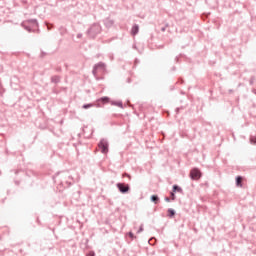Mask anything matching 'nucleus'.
Instances as JSON below:
<instances>
[{
    "instance_id": "obj_1",
    "label": "nucleus",
    "mask_w": 256,
    "mask_h": 256,
    "mask_svg": "<svg viewBox=\"0 0 256 256\" xmlns=\"http://www.w3.org/2000/svg\"><path fill=\"white\" fill-rule=\"evenodd\" d=\"M105 71V63L103 62H99L98 64H96L93 68V75L94 77H97V75H99V73H103Z\"/></svg>"
},
{
    "instance_id": "obj_2",
    "label": "nucleus",
    "mask_w": 256,
    "mask_h": 256,
    "mask_svg": "<svg viewBox=\"0 0 256 256\" xmlns=\"http://www.w3.org/2000/svg\"><path fill=\"white\" fill-rule=\"evenodd\" d=\"M98 147L101 153H103L104 155H107V153H109V142H107V140L102 139L98 144Z\"/></svg>"
},
{
    "instance_id": "obj_3",
    "label": "nucleus",
    "mask_w": 256,
    "mask_h": 256,
    "mask_svg": "<svg viewBox=\"0 0 256 256\" xmlns=\"http://www.w3.org/2000/svg\"><path fill=\"white\" fill-rule=\"evenodd\" d=\"M99 33H101V26L99 24L92 25L88 30L90 37H95V35H99Z\"/></svg>"
},
{
    "instance_id": "obj_4",
    "label": "nucleus",
    "mask_w": 256,
    "mask_h": 256,
    "mask_svg": "<svg viewBox=\"0 0 256 256\" xmlns=\"http://www.w3.org/2000/svg\"><path fill=\"white\" fill-rule=\"evenodd\" d=\"M117 187H118L120 193H128L129 192V184L118 183Z\"/></svg>"
},
{
    "instance_id": "obj_5",
    "label": "nucleus",
    "mask_w": 256,
    "mask_h": 256,
    "mask_svg": "<svg viewBox=\"0 0 256 256\" xmlns=\"http://www.w3.org/2000/svg\"><path fill=\"white\" fill-rule=\"evenodd\" d=\"M191 179H200L201 178V171L199 169H193L190 172Z\"/></svg>"
},
{
    "instance_id": "obj_6",
    "label": "nucleus",
    "mask_w": 256,
    "mask_h": 256,
    "mask_svg": "<svg viewBox=\"0 0 256 256\" xmlns=\"http://www.w3.org/2000/svg\"><path fill=\"white\" fill-rule=\"evenodd\" d=\"M132 35H137L139 33V25L135 24L131 29Z\"/></svg>"
},
{
    "instance_id": "obj_7",
    "label": "nucleus",
    "mask_w": 256,
    "mask_h": 256,
    "mask_svg": "<svg viewBox=\"0 0 256 256\" xmlns=\"http://www.w3.org/2000/svg\"><path fill=\"white\" fill-rule=\"evenodd\" d=\"M173 192L174 193H182L183 192V189L177 185H174L173 186Z\"/></svg>"
},
{
    "instance_id": "obj_8",
    "label": "nucleus",
    "mask_w": 256,
    "mask_h": 256,
    "mask_svg": "<svg viewBox=\"0 0 256 256\" xmlns=\"http://www.w3.org/2000/svg\"><path fill=\"white\" fill-rule=\"evenodd\" d=\"M151 201H152V203H155V205H157L159 203V196L152 195L151 196Z\"/></svg>"
},
{
    "instance_id": "obj_9",
    "label": "nucleus",
    "mask_w": 256,
    "mask_h": 256,
    "mask_svg": "<svg viewBox=\"0 0 256 256\" xmlns=\"http://www.w3.org/2000/svg\"><path fill=\"white\" fill-rule=\"evenodd\" d=\"M243 182V177H241V176H238L237 178H236V185H237V187H241V183Z\"/></svg>"
},
{
    "instance_id": "obj_10",
    "label": "nucleus",
    "mask_w": 256,
    "mask_h": 256,
    "mask_svg": "<svg viewBox=\"0 0 256 256\" xmlns=\"http://www.w3.org/2000/svg\"><path fill=\"white\" fill-rule=\"evenodd\" d=\"M83 109H91V107H95V104H84Z\"/></svg>"
},
{
    "instance_id": "obj_11",
    "label": "nucleus",
    "mask_w": 256,
    "mask_h": 256,
    "mask_svg": "<svg viewBox=\"0 0 256 256\" xmlns=\"http://www.w3.org/2000/svg\"><path fill=\"white\" fill-rule=\"evenodd\" d=\"M169 217H174L175 216V210L173 209H168Z\"/></svg>"
},
{
    "instance_id": "obj_12",
    "label": "nucleus",
    "mask_w": 256,
    "mask_h": 256,
    "mask_svg": "<svg viewBox=\"0 0 256 256\" xmlns=\"http://www.w3.org/2000/svg\"><path fill=\"white\" fill-rule=\"evenodd\" d=\"M29 23L35 28L38 27L37 20H30Z\"/></svg>"
},
{
    "instance_id": "obj_13",
    "label": "nucleus",
    "mask_w": 256,
    "mask_h": 256,
    "mask_svg": "<svg viewBox=\"0 0 256 256\" xmlns=\"http://www.w3.org/2000/svg\"><path fill=\"white\" fill-rule=\"evenodd\" d=\"M52 83H59V76H53Z\"/></svg>"
},
{
    "instance_id": "obj_14",
    "label": "nucleus",
    "mask_w": 256,
    "mask_h": 256,
    "mask_svg": "<svg viewBox=\"0 0 256 256\" xmlns=\"http://www.w3.org/2000/svg\"><path fill=\"white\" fill-rule=\"evenodd\" d=\"M98 101H102V103H107L109 101V98L103 97V98L99 99Z\"/></svg>"
},
{
    "instance_id": "obj_15",
    "label": "nucleus",
    "mask_w": 256,
    "mask_h": 256,
    "mask_svg": "<svg viewBox=\"0 0 256 256\" xmlns=\"http://www.w3.org/2000/svg\"><path fill=\"white\" fill-rule=\"evenodd\" d=\"M250 143H252V145H256V137H251L250 138Z\"/></svg>"
},
{
    "instance_id": "obj_16",
    "label": "nucleus",
    "mask_w": 256,
    "mask_h": 256,
    "mask_svg": "<svg viewBox=\"0 0 256 256\" xmlns=\"http://www.w3.org/2000/svg\"><path fill=\"white\" fill-rule=\"evenodd\" d=\"M115 105H117L118 107L123 108V102H117V103H115Z\"/></svg>"
},
{
    "instance_id": "obj_17",
    "label": "nucleus",
    "mask_w": 256,
    "mask_h": 256,
    "mask_svg": "<svg viewBox=\"0 0 256 256\" xmlns=\"http://www.w3.org/2000/svg\"><path fill=\"white\" fill-rule=\"evenodd\" d=\"M23 27H25L26 31H29V32H31V28H30V27H28V26H25V24H23Z\"/></svg>"
},
{
    "instance_id": "obj_18",
    "label": "nucleus",
    "mask_w": 256,
    "mask_h": 256,
    "mask_svg": "<svg viewBox=\"0 0 256 256\" xmlns=\"http://www.w3.org/2000/svg\"><path fill=\"white\" fill-rule=\"evenodd\" d=\"M172 201H175V193L171 192Z\"/></svg>"
},
{
    "instance_id": "obj_19",
    "label": "nucleus",
    "mask_w": 256,
    "mask_h": 256,
    "mask_svg": "<svg viewBox=\"0 0 256 256\" xmlns=\"http://www.w3.org/2000/svg\"><path fill=\"white\" fill-rule=\"evenodd\" d=\"M143 231V225L140 226L139 230L137 231V233H142Z\"/></svg>"
},
{
    "instance_id": "obj_20",
    "label": "nucleus",
    "mask_w": 256,
    "mask_h": 256,
    "mask_svg": "<svg viewBox=\"0 0 256 256\" xmlns=\"http://www.w3.org/2000/svg\"><path fill=\"white\" fill-rule=\"evenodd\" d=\"M123 177H128L129 179H131V175L127 174V173H124L123 174Z\"/></svg>"
},
{
    "instance_id": "obj_21",
    "label": "nucleus",
    "mask_w": 256,
    "mask_h": 256,
    "mask_svg": "<svg viewBox=\"0 0 256 256\" xmlns=\"http://www.w3.org/2000/svg\"><path fill=\"white\" fill-rule=\"evenodd\" d=\"M165 201H166L167 203H169V201H171V198L166 197V198H165Z\"/></svg>"
},
{
    "instance_id": "obj_22",
    "label": "nucleus",
    "mask_w": 256,
    "mask_h": 256,
    "mask_svg": "<svg viewBox=\"0 0 256 256\" xmlns=\"http://www.w3.org/2000/svg\"><path fill=\"white\" fill-rule=\"evenodd\" d=\"M129 237H131V239H133V237H134L133 232H129Z\"/></svg>"
},
{
    "instance_id": "obj_23",
    "label": "nucleus",
    "mask_w": 256,
    "mask_h": 256,
    "mask_svg": "<svg viewBox=\"0 0 256 256\" xmlns=\"http://www.w3.org/2000/svg\"><path fill=\"white\" fill-rule=\"evenodd\" d=\"M2 89H3V86H1V84H0V95L3 94Z\"/></svg>"
},
{
    "instance_id": "obj_24",
    "label": "nucleus",
    "mask_w": 256,
    "mask_h": 256,
    "mask_svg": "<svg viewBox=\"0 0 256 256\" xmlns=\"http://www.w3.org/2000/svg\"><path fill=\"white\" fill-rule=\"evenodd\" d=\"M81 37H83V34H78V35H77V38H78V39H81Z\"/></svg>"
},
{
    "instance_id": "obj_25",
    "label": "nucleus",
    "mask_w": 256,
    "mask_h": 256,
    "mask_svg": "<svg viewBox=\"0 0 256 256\" xmlns=\"http://www.w3.org/2000/svg\"><path fill=\"white\" fill-rule=\"evenodd\" d=\"M48 29H51V28L48 26Z\"/></svg>"
}]
</instances>
